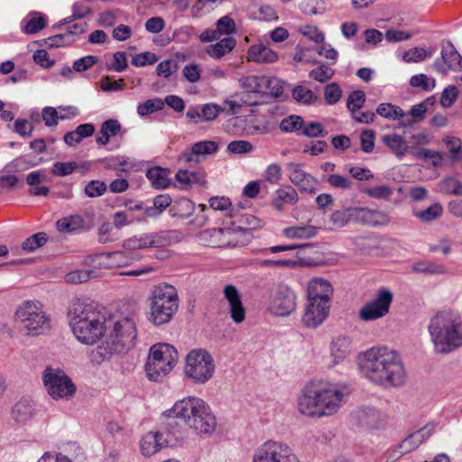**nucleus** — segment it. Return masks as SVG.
I'll list each match as a JSON object with an SVG mask.
<instances>
[{"mask_svg": "<svg viewBox=\"0 0 462 462\" xmlns=\"http://www.w3.org/2000/svg\"><path fill=\"white\" fill-rule=\"evenodd\" d=\"M359 372L370 383L383 388L401 387L407 374L399 354L385 346H372L357 357Z\"/></svg>", "mask_w": 462, "mask_h": 462, "instance_id": "1", "label": "nucleus"}, {"mask_svg": "<svg viewBox=\"0 0 462 462\" xmlns=\"http://www.w3.org/2000/svg\"><path fill=\"white\" fill-rule=\"evenodd\" d=\"M346 401V393L337 384L310 381L297 397V411L304 417L320 419L337 413Z\"/></svg>", "mask_w": 462, "mask_h": 462, "instance_id": "2", "label": "nucleus"}, {"mask_svg": "<svg viewBox=\"0 0 462 462\" xmlns=\"http://www.w3.org/2000/svg\"><path fill=\"white\" fill-rule=\"evenodd\" d=\"M68 320L77 340L92 346L104 339L107 317L86 298H74L68 308Z\"/></svg>", "mask_w": 462, "mask_h": 462, "instance_id": "3", "label": "nucleus"}, {"mask_svg": "<svg viewBox=\"0 0 462 462\" xmlns=\"http://www.w3.org/2000/svg\"><path fill=\"white\" fill-rule=\"evenodd\" d=\"M136 337V324L131 315H110L107 317L104 340L92 351V361L101 363L113 355L127 351L134 346Z\"/></svg>", "mask_w": 462, "mask_h": 462, "instance_id": "4", "label": "nucleus"}, {"mask_svg": "<svg viewBox=\"0 0 462 462\" xmlns=\"http://www.w3.org/2000/svg\"><path fill=\"white\" fill-rule=\"evenodd\" d=\"M427 328L436 354L448 355L462 347V316L458 310L437 312Z\"/></svg>", "mask_w": 462, "mask_h": 462, "instance_id": "5", "label": "nucleus"}, {"mask_svg": "<svg viewBox=\"0 0 462 462\" xmlns=\"http://www.w3.org/2000/svg\"><path fill=\"white\" fill-rule=\"evenodd\" d=\"M242 88L248 93L244 94L241 100L245 106L263 104L269 97H279L283 94V84L276 77L265 75H247L239 79Z\"/></svg>", "mask_w": 462, "mask_h": 462, "instance_id": "6", "label": "nucleus"}, {"mask_svg": "<svg viewBox=\"0 0 462 462\" xmlns=\"http://www.w3.org/2000/svg\"><path fill=\"white\" fill-rule=\"evenodd\" d=\"M179 296L174 286L162 283L150 297L149 320L155 326L171 322L179 309Z\"/></svg>", "mask_w": 462, "mask_h": 462, "instance_id": "7", "label": "nucleus"}, {"mask_svg": "<svg viewBox=\"0 0 462 462\" xmlns=\"http://www.w3.org/2000/svg\"><path fill=\"white\" fill-rule=\"evenodd\" d=\"M177 360L178 352L170 344L153 345L145 365L147 377L150 381L162 382L171 372Z\"/></svg>", "mask_w": 462, "mask_h": 462, "instance_id": "8", "label": "nucleus"}, {"mask_svg": "<svg viewBox=\"0 0 462 462\" xmlns=\"http://www.w3.org/2000/svg\"><path fill=\"white\" fill-rule=\"evenodd\" d=\"M216 370L213 356L202 348L192 349L185 359L184 374L193 383L203 384L214 375Z\"/></svg>", "mask_w": 462, "mask_h": 462, "instance_id": "9", "label": "nucleus"}, {"mask_svg": "<svg viewBox=\"0 0 462 462\" xmlns=\"http://www.w3.org/2000/svg\"><path fill=\"white\" fill-rule=\"evenodd\" d=\"M15 320L21 323L32 335L41 334L49 327V317L38 300H25L15 311Z\"/></svg>", "mask_w": 462, "mask_h": 462, "instance_id": "10", "label": "nucleus"}, {"mask_svg": "<svg viewBox=\"0 0 462 462\" xmlns=\"http://www.w3.org/2000/svg\"><path fill=\"white\" fill-rule=\"evenodd\" d=\"M42 382L48 394L53 400H68L76 393L75 383L60 368L46 367L42 373Z\"/></svg>", "mask_w": 462, "mask_h": 462, "instance_id": "11", "label": "nucleus"}, {"mask_svg": "<svg viewBox=\"0 0 462 462\" xmlns=\"http://www.w3.org/2000/svg\"><path fill=\"white\" fill-rule=\"evenodd\" d=\"M297 296L286 284L279 283L272 288L267 300V310L273 316L287 317L295 311Z\"/></svg>", "mask_w": 462, "mask_h": 462, "instance_id": "12", "label": "nucleus"}, {"mask_svg": "<svg viewBox=\"0 0 462 462\" xmlns=\"http://www.w3.org/2000/svg\"><path fill=\"white\" fill-rule=\"evenodd\" d=\"M252 462H300L292 448L285 442L267 440L254 452Z\"/></svg>", "mask_w": 462, "mask_h": 462, "instance_id": "13", "label": "nucleus"}, {"mask_svg": "<svg viewBox=\"0 0 462 462\" xmlns=\"http://www.w3.org/2000/svg\"><path fill=\"white\" fill-rule=\"evenodd\" d=\"M206 402L196 396H188L177 401L173 406L164 411V416L168 418L180 419L189 427L191 426L193 420L197 417L202 409V404Z\"/></svg>", "mask_w": 462, "mask_h": 462, "instance_id": "14", "label": "nucleus"}, {"mask_svg": "<svg viewBox=\"0 0 462 462\" xmlns=\"http://www.w3.org/2000/svg\"><path fill=\"white\" fill-rule=\"evenodd\" d=\"M393 298L390 290L384 287L380 288L375 299L361 308L359 318L364 321H371L384 317L389 312Z\"/></svg>", "mask_w": 462, "mask_h": 462, "instance_id": "15", "label": "nucleus"}, {"mask_svg": "<svg viewBox=\"0 0 462 462\" xmlns=\"http://www.w3.org/2000/svg\"><path fill=\"white\" fill-rule=\"evenodd\" d=\"M230 226L234 236L249 240V231L261 226V221L251 214H243L238 209H231L225 218V224Z\"/></svg>", "mask_w": 462, "mask_h": 462, "instance_id": "16", "label": "nucleus"}, {"mask_svg": "<svg viewBox=\"0 0 462 462\" xmlns=\"http://www.w3.org/2000/svg\"><path fill=\"white\" fill-rule=\"evenodd\" d=\"M243 125V134L245 136L268 134L274 129L271 118L265 115L249 116L245 118L236 117L234 125Z\"/></svg>", "mask_w": 462, "mask_h": 462, "instance_id": "17", "label": "nucleus"}, {"mask_svg": "<svg viewBox=\"0 0 462 462\" xmlns=\"http://www.w3.org/2000/svg\"><path fill=\"white\" fill-rule=\"evenodd\" d=\"M331 304L307 299L304 312L301 317L302 324L308 328L319 327L328 319Z\"/></svg>", "mask_w": 462, "mask_h": 462, "instance_id": "18", "label": "nucleus"}, {"mask_svg": "<svg viewBox=\"0 0 462 462\" xmlns=\"http://www.w3.org/2000/svg\"><path fill=\"white\" fill-rule=\"evenodd\" d=\"M223 226L212 228L204 231L201 234V238L208 241V245L211 247H236L244 245L245 239H222L223 236H234V232L230 226L225 224V218L222 222Z\"/></svg>", "mask_w": 462, "mask_h": 462, "instance_id": "19", "label": "nucleus"}, {"mask_svg": "<svg viewBox=\"0 0 462 462\" xmlns=\"http://www.w3.org/2000/svg\"><path fill=\"white\" fill-rule=\"evenodd\" d=\"M435 69L445 74L448 70L462 71V57L453 43L448 41L441 46V60L434 61Z\"/></svg>", "mask_w": 462, "mask_h": 462, "instance_id": "20", "label": "nucleus"}, {"mask_svg": "<svg viewBox=\"0 0 462 462\" xmlns=\"http://www.w3.org/2000/svg\"><path fill=\"white\" fill-rule=\"evenodd\" d=\"M435 431V425L427 424L425 427L417 431L411 433L407 436L398 446L395 447L394 452H397V457L415 450L424 441H426Z\"/></svg>", "mask_w": 462, "mask_h": 462, "instance_id": "21", "label": "nucleus"}, {"mask_svg": "<svg viewBox=\"0 0 462 462\" xmlns=\"http://www.w3.org/2000/svg\"><path fill=\"white\" fill-rule=\"evenodd\" d=\"M111 265H103L101 263L98 265H90L88 263L83 264L80 268L69 271L64 275V281L69 284H79L87 282L88 281L101 276V269H110Z\"/></svg>", "mask_w": 462, "mask_h": 462, "instance_id": "22", "label": "nucleus"}, {"mask_svg": "<svg viewBox=\"0 0 462 462\" xmlns=\"http://www.w3.org/2000/svg\"><path fill=\"white\" fill-rule=\"evenodd\" d=\"M373 211L363 208H345L334 211L330 216V221L337 227L345 226L350 220L367 222Z\"/></svg>", "mask_w": 462, "mask_h": 462, "instance_id": "23", "label": "nucleus"}, {"mask_svg": "<svg viewBox=\"0 0 462 462\" xmlns=\"http://www.w3.org/2000/svg\"><path fill=\"white\" fill-rule=\"evenodd\" d=\"M216 427V417L210 406L206 402L202 404V409L199 411L195 420H193L189 428L199 434L210 435L215 431Z\"/></svg>", "mask_w": 462, "mask_h": 462, "instance_id": "24", "label": "nucleus"}, {"mask_svg": "<svg viewBox=\"0 0 462 462\" xmlns=\"http://www.w3.org/2000/svg\"><path fill=\"white\" fill-rule=\"evenodd\" d=\"M333 287L321 278L312 279L307 287V299L331 304Z\"/></svg>", "mask_w": 462, "mask_h": 462, "instance_id": "25", "label": "nucleus"}, {"mask_svg": "<svg viewBox=\"0 0 462 462\" xmlns=\"http://www.w3.org/2000/svg\"><path fill=\"white\" fill-rule=\"evenodd\" d=\"M224 294L228 301L232 320L236 324L242 323L245 319V309L237 289L234 285L228 284L224 288Z\"/></svg>", "mask_w": 462, "mask_h": 462, "instance_id": "26", "label": "nucleus"}, {"mask_svg": "<svg viewBox=\"0 0 462 462\" xmlns=\"http://www.w3.org/2000/svg\"><path fill=\"white\" fill-rule=\"evenodd\" d=\"M175 235L176 232L172 230L142 234L138 236L140 249L168 246L171 245Z\"/></svg>", "mask_w": 462, "mask_h": 462, "instance_id": "27", "label": "nucleus"}, {"mask_svg": "<svg viewBox=\"0 0 462 462\" xmlns=\"http://www.w3.org/2000/svg\"><path fill=\"white\" fill-rule=\"evenodd\" d=\"M309 244L299 245H273L261 250L262 256H268L271 254H278L282 252H287L286 255L288 258L283 260H311L309 255L306 254V251L310 249Z\"/></svg>", "mask_w": 462, "mask_h": 462, "instance_id": "28", "label": "nucleus"}, {"mask_svg": "<svg viewBox=\"0 0 462 462\" xmlns=\"http://www.w3.org/2000/svg\"><path fill=\"white\" fill-rule=\"evenodd\" d=\"M352 352L353 342L348 336H337L330 343V357L334 365L343 363Z\"/></svg>", "mask_w": 462, "mask_h": 462, "instance_id": "29", "label": "nucleus"}, {"mask_svg": "<svg viewBox=\"0 0 462 462\" xmlns=\"http://www.w3.org/2000/svg\"><path fill=\"white\" fill-rule=\"evenodd\" d=\"M217 143L214 141H200L195 143L190 150L181 152L180 160L185 162H199V157L213 154L217 152Z\"/></svg>", "mask_w": 462, "mask_h": 462, "instance_id": "30", "label": "nucleus"}, {"mask_svg": "<svg viewBox=\"0 0 462 462\" xmlns=\"http://www.w3.org/2000/svg\"><path fill=\"white\" fill-rule=\"evenodd\" d=\"M167 445L163 434L159 431H150L143 435L140 440L141 452L145 457H150L160 451Z\"/></svg>", "mask_w": 462, "mask_h": 462, "instance_id": "31", "label": "nucleus"}, {"mask_svg": "<svg viewBox=\"0 0 462 462\" xmlns=\"http://www.w3.org/2000/svg\"><path fill=\"white\" fill-rule=\"evenodd\" d=\"M298 201V192L294 188L288 185L275 190L272 199V206L277 211H282L286 205H295Z\"/></svg>", "mask_w": 462, "mask_h": 462, "instance_id": "32", "label": "nucleus"}, {"mask_svg": "<svg viewBox=\"0 0 462 462\" xmlns=\"http://www.w3.org/2000/svg\"><path fill=\"white\" fill-rule=\"evenodd\" d=\"M48 241L45 232H38L27 237L20 246H12L11 252L14 255H23L34 252L36 249L43 246Z\"/></svg>", "mask_w": 462, "mask_h": 462, "instance_id": "33", "label": "nucleus"}, {"mask_svg": "<svg viewBox=\"0 0 462 462\" xmlns=\"http://www.w3.org/2000/svg\"><path fill=\"white\" fill-rule=\"evenodd\" d=\"M56 228L60 233L79 234L87 230L85 218L78 214L69 215L56 222Z\"/></svg>", "mask_w": 462, "mask_h": 462, "instance_id": "34", "label": "nucleus"}, {"mask_svg": "<svg viewBox=\"0 0 462 462\" xmlns=\"http://www.w3.org/2000/svg\"><path fill=\"white\" fill-rule=\"evenodd\" d=\"M247 58L256 63H273L278 60V54L263 44H254L249 47Z\"/></svg>", "mask_w": 462, "mask_h": 462, "instance_id": "35", "label": "nucleus"}, {"mask_svg": "<svg viewBox=\"0 0 462 462\" xmlns=\"http://www.w3.org/2000/svg\"><path fill=\"white\" fill-rule=\"evenodd\" d=\"M146 177L152 187L156 189H164L171 184L170 171L166 168L154 166L146 171Z\"/></svg>", "mask_w": 462, "mask_h": 462, "instance_id": "36", "label": "nucleus"}, {"mask_svg": "<svg viewBox=\"0 0 462 462\" xmlns=\"http://www.w3.org/2000/svg\"><path fill=\"white\" fill-rule=\"evenodd\" d=\"M236 40L234 37H225L220 39L215 44L206 48V52L213 59L219 60L225 55L230 53L236 46Z\"/></svg>", "mask_w": 462, "mask_h": 462, "instance_id": "37", "label": "nucleus"}, {"mask_svg": "<svg viewBox=\"0 0 462 462\" xmlns=\"http://www.w3.org/2000/svg\"><path fill=\"white\" fill-rule=\"evenodd\" d=\"M382 142L399 160H402L409 151V146L400 134H387L383 136Z\"/></svg>", "mask_w": 462, "mask_h": 462, "instance_id": "38", "label": "nucleus"}, {"mask_svg": "<svg viewBox=\"0 0 462 462\" xmlns=\"http://www.w3.org/2000/svg\"><path fill=\"white\" fill-rule=\"evenodd\" d=\"M46 26L43 15L37 12L30 13L21 21V30L25 34H34Z\"/></svg>", "mask_w": 462, "mask_h": 462, "instance_id": "39", "label": "nucleus"}, {"mask_svg": "<svg viewBox=\"0 0 462 462\" xmlns=\"http://www.w3.org/2000/svg\"><path fill=\"white\" fill-rule=\"evenodd\" d=\"M355 417L361 425L377 427L381 419V413L374 408L365 407L357 410Z\"/></svg>", "mask_w": 462, "mask_h": 462, "instance_id": "40", "label": "nucleus"}, {"mask_svg": "<svg viewBox=\"0 0 462 462\" xmlns=\"http://www.w3.org/2000/svg\"><path fill=\"white\" fill-rule=\"evenodd\" d=\"M33 404L29 400L19 401L12 410L13 418L19 423L28 421L33 415Z\"/></svg>", "mask_w": 462, "mask_h": 462, "instance_id": "41", "label": "nucleus"}, {"mask_svg": "<svg viewBox=\"0 0 462 462\" xmlns=\"http://www.w3.org/2000/svg\"><path fill=\"white\" fill-rule=\"evenodd\" d=\"M304 126V118L298 115H290L282 119L280 122V129L286 134H295L300 136V131Z\"/></svg>", "mask_w": 462, "mask_h": 462, "instance_id": "42", "label": "nucleus"}, {"mask_svg": "<svg viewBox=\"0 0 462 462\" xmlns=\"http://www.w3.org/2000/svg\"><path fill=\"white\" fill-rule=\"evenodd\" d=\"M443 214L440 203H434L423 210L413 211V216L423 223H430L439 218Z\"/></svg>", "mask_w": 462, "mask_h": 462, "instance_id": "43", "label": "nucleus"}, {"mask_svg": "<svg viewBox=\"0 0 462 462\" xmlns=\"http://www.w3.org/2000/svg\"><path fill=\"white\" fill-rule=\"evenodd\" d=\"M317 232V227L313 226H297L284 228L282 234L288 238H310Z\"/></svg>", "mask_w": 462, "mask_h": 462, "instance_id": "44", "label": "nucleus"}, {"mask_svg": "<svg viewBox=\"0 0 462 462\" xmlns=\"http://www.w3.org/2000/svg\"><path fill=\"white\" fill-rule=\"evenodd\" d=\"M376 114L389 120H399L405 116L403 110L392 103H381L376 107Z\"/></svg>", "mask_w": 462, "mask_h": 462, "instance_id": "45", "label": "nucleus"}, {"mask_svg": "<svg viewBox=\"0 0 462 462\" xmlns=\"http://www.w3.org/2000/svg\"><path fill=\"white\" fill-rule=\"evenodd\" d=\"M411 268L413 272L424 274H439L446 272L445 266L438 262H415Z\"/></svg>", "mask_w": 462, "mask_h": 462, "instance_id": "46", "label": "nucleus"}, {"mask_svg": "<svg viewBox=\"0 0 462 462\" xmlns=\"http://www.w3.org/2000/svg\"><path fill=\"white\" fill-rule=\"evenodd\" d=\"M164 107V102L162 98L154 97L147 99L137 106V114L141 116H149L154 112L160 111Z\"/></svg>", "mask_w": 462, "mask_h": 462, "instance_id": "47", "label": "nucleus"}, {"mask_svg": "<svg viewBox=\"0 0 462 462\" xmlns=\"http://www.w3.org/2000/svg\"><path fill=\"white\" fill-rule=\"evenodd\" d=\"M209 208H208L210 212L215 217L217 211H221L225 213V217L228 215L232 208V203L227 197H212L208 200Z\"/></svg>", "mask_w": 462, "mask_h": 462, "instance_id": "48", "label": "nucleus"}, {"mask_svg": "<svg viewBox=\"0 0 462 462\" xmlns=\"http://www.w3.org/2000/svg\"><path fill=\"white\" fill-rule=\"evenodd\" d=\"M327 134L328 132L323 125L317 121H304V126H302V130L300 131V136L308 138L325 137Z\"/></svg>", "mask_w": 462, "mask_h": 462, "instance_id": "49", "label": "nucleus"}, {"mask_svg": "<svg viewBox=\"0 0 462 462\" xmlns=\"http://www.w3.org/2000/svg\"><path fill=\"white\" fill-rule=\"evenodd\" d=\"M42 117L47 127H56L59 120L69 119V116H59L58 109L53 106H45L42 110Z\"/></svg>", "mask_w": 462, "mask_h": 462, "instance_id": "50", "label": "nucleus"}, {"mask_svg": "<svg viewBox=\"0 0 462 462\" xmlns=\"http://www.w3.org/2000/svg\"><path fill=\"white\" fill-rule=\"evenodd\" d=\"M292 97L297 102L304 105H311L318 100L312 90L302 86H297L292 89Z\"/></svg>", "mask_w": 462, "mask_h": 462, "instance_id": "51", "label": "nucleus"}, {"mask_svg": "<svg viewBox=\"0 0 462 462\" xmlns=\"http://www.w3.org/2000/svg\"><path fill=\"white\" fill-rule=\"evenodd\" d=\"M434 53L433 50L426 51L423 48H412L405 51L402 55V60L405 62H420L424 60L427 57H431Z\"/></svg>", "mask_w": 462, "mask_h": 462, "instance_id": "52", "label": "nucleus"}, {"mask_svg": "<svg viewBox=\"0 0 462 462\" xmlns=\"http://www.w3.org/2000/svg\"><path fill=\"white\" fill-rule=\"evenodd\" d=\"M410 85L413 88H420L425 91H430L435 88L436 80L426 74L420 73L413 75L411 78Z\"/></svg>", "mask_w": 462, "mask_h": 462, "instance_id": "53", "label": "nucleus"}, {"mask_svg": "<svg viewBox=\"0 0 462 462\" xmlns=\"http://www.w3.org/2000/svg\"><path fill=\"white\" fill-rule=\"evenodd\" d=\"M216 29L220 36L236 33V23L229 15L220 17L216 23Z\"/></svg>", "mask_w": 462, "mask_h": 462, "instance_id": "54", "label": "nucleus"}, {"mask_svg": "<svg viewBox=\"0 0 462 462\" xmlns=\"http://www.w3.org/2000/svg\"><path fill=\"white\" fill-rule=\"evenodd\" d=\"M341 97L342 89L337 83L332 82L324 88V99L327 105L332 106L337 104Z\"/></svg>", "mask_w": 462, "mask_h": 462, "instance_id": "55", "label": "nucleus"}, {"mask_svg": "<svg viewBox=\"0 0 462 462\" xmlns=\"http://www.w3.org/2000/svg\"><path fill=\"white\" fill-rule=\"evenodd\" d=\"M77 168L76 162H56L53 163L51 172L54 176L64 177L72 174Z\"/></svg>", "mask_w": 462, "mask_h": 462, "instance_id": "56", "label": "nucleus"}, {"mask_svg": "<svg viewBox=\"0 0 462 462\" xmlns=\"http://www.w3.org/2000/svg\"><path fill=\"white\" fill-rule=\"evenodd\" d=\"M107 189L104 181L98 180H90L84 189V193L88 198H98L103 196Z\"/></svg>", "mask_w": 462, "mask_h": 462, "instance_id": "57", "label": "nucleus"}, {"mask_svg": "<svg viewBox=\"0 0 462 462\" xmlns=\"http://www.w3.org/2000/svg\"><path fill=\"white\" fill-rule=\"evenodd\" d=\"M365 101V92L362 90H355L351 92L346 99V107L351 113L360 110Z\"/></svg>", "mask_w": 462, "mask_h": 462, "instance_id": "58", "label": "nucleus"}, {"mask_svg": "<svg viewBox=\"0 0 462 462\" xmlns=\"http://www.w3.org/2000/svg\"><path fill=\"white\" fill-rule=\"evenodd\" d=\"M327 182L335 189L348 190L353 187L354 182L346 176L340 174H330L327 178Z\"/></svg>", "mask_w": 462, "mask_h": 462, "instance_id": "59", "label": "nucleus"}, {"mask_svg": "<svg viewBox=\"0 0 462 462\" xmlns=\"http://www.w3.org/2000/svg\"><path fill=\"white\" fill-rule=\"evenodd\" d=\"M174 208L176 210L174 213L175 216H179L180 218H186L191 216L195 209V205L192 200L183 198L176 202Z\"/></svg>", "mask_w": 462, "mask_h": 462, "instance_id": "60", "label": "nucleus"}, {"mask_svg": "<svg viewBox=\"0 0 462 462\" xmlns=\"http://www.w3.org/2000/svg\"><path fill=\"white\" fill-rule=\"evenodd\" d=\"M253 145L249 141L236 140L227 144V152L234 154H245L253 151Z\"/></svg>", "mask_w": 462, "mask_h": 462, "instance_id": "61", "label": "nucleus"}, {"mask_svg": "<svg viewBox=\"0 0 462 462\" xmlns=\"http://www.w3.org/2000/svg\"><path fill=\"white\" fill-rule=\"evenodd\" d=\"M333 75L334 70L324 64H321L316 69H313L312 70L310 71L309 74L310 78L322 83L330 79L333 77Z\"/></svg>", "mask_w": 462, "mask_h": 462, "instance_id": "62", "label": "nucleus"}, {"mask_svg": "<svg viewBox=\"0 0 462 462\" xmlns=\"http://www.w3.org/2000/svg\"><path fill=\"white\" fill-rule=\"evenodd\" d=\"M157 60L158 57L155 53L144 51L134 55L131 60V63L134 67H144L154 64Z\"/></svg>", "mask_w": 462, "mask_h": 462, "instance_id": "63", "label": "nucleus"}, {"mask_svg": "<svg viewBox=\"0 0 462 462\" xmlns=\"http://www.w3.org/2000/svg\"><path fill=\"white\" fill-rule=\"evenodd\" d=\"M178 69V63L172 59L161 61L156 67V74L159 77L169 78Z\"/></svg>", "mask_w": 462, "mask_h": 462, "instance_id": "64", "label": "nucleus"}]
</instances>
